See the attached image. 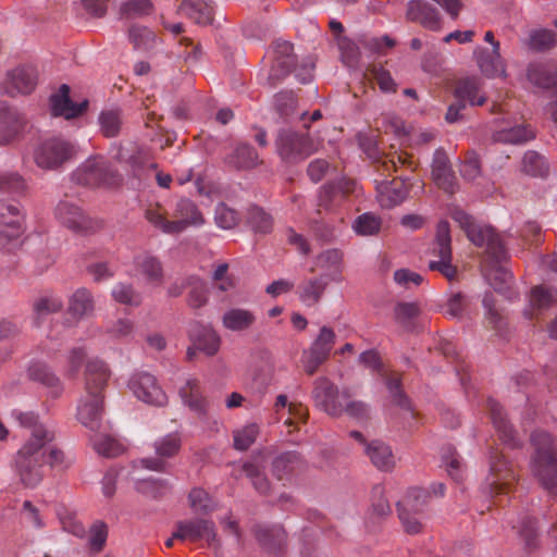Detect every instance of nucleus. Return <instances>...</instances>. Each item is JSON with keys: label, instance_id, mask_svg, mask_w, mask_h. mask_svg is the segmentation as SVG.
Segmentation results:
<instances>
[{"label": "nucleus", "instance_id": "5fc2aeb1", "mask_svg": "<svg viewBox=\"0 0 557 557\" xmlns=\"http://www.w3.org/2000/svg\"><path fill=\"white\" fill-rule=\"evenodd\" d=\"M63 308L62 299L57 295H45L34 301L33 309L37 318L57 313Z\"/></svg>", "mask_w": 557, "mask_h": 557}, {"label": "nucleus", "instance_id": "9d476101", "mask_svg": "<svg viewBox=\"0 0 557 557\" xmlns=\"http://www.w3.org/2000/svg\"><path fill=\"white\" fill-rule=\"evenodd\" d=\"M312 396L317 405L332 417H339L344 413V403L350 399L347 389L342 392L325 376L314 381Z\"/></svg>", "mask_w": 557, "mask_h": 557}, {"label": "nucleus", "instance_id": "49530a36", "mask_svg": "<svg viewBox=\"0 0 557 557\" xmlns=\"http://www.w3.org/2000/svg\"><path fill=\"white\" fill-rule=\"evenodd\" d=\"M419 314L420 308L417 302H398L394 307L395 322L407 331L414 327Z\"/></svg>", "mask_w": 557, "mask_h": 557}, {"label": "nucleus", "instance_id": "bf43d9fd", "mask_svg": "<svg viewBox=\"0 0 557 557\" xmlns=\"http://www.w3.org/2000/svg\"><path fill=\"white\" fill-rule=\"evenodd\" d=\"M381 225L382 221L380 218L373 213L367 212L355 220L352 227L357 234L370 236L376 234L380 231Z\"/></svg>", "mask_w": 557, "mask_h": 557}, {"label": "nucleus", "instance_id": "b1692460", "mask_svg": "<svg viewBox=\"0 0 557 557\" xmlns=\"http://www.w3.org/2000/svg\"><path fill=\"white\" fill-rule=\"evenodd\" d=\"M134 267L151 285H161L164 278L162 262L150 252H141L134 258Z\"/></svg>", "mask_w": 557, "mask_h": 557}, {"label": "nucleus", "instance_id": "4468645a", "mask_svg": "<svg viewBox=\"0 0 557 557\" xmlns=\"http://www.w3.org/2000/svg\"><path fill=\"white\" fill-rule=\"evenodd\" d=\"M157 457L144 458L141 465L144 468L153 471H164L166 468L165 458H172L181 449V437L177 433H171L154 441Z\"/></svg>", "mask_w": 557, "mask_h": 557}, {"label": "nucleus", "instance_id": "4d7b16f0", "mask_svg": "<svg viewBox=\"0 0 557 557\" xmlns=\"http://www.w3.org/2000/svg\"><path fill=\"white\" fill-rule=\"evenodd\" d=\"M187 283L190 288L188 305L195 309L205 306L208 301V289L205 282L196 276H189Z\"/></svg>", "mask_w": 557, "mask_h": 557}, {"label": "nucleus", "instance_id": "a19ab883", "mask_svg": "<svg viewBox=\"0 0 557 557\" xmlns=\"http://www.w3.org/2000/svg\"><path fill=\"white\" fill-rule=\"evenodd\" d=\"M128 40L135 50L147 52L157 46L158 37L150 28L135 24L128 29Z\"/></svg>", "mask_w": 557, "mask_h": 557}, {"label": "nucleus", "instance_id": "338daca9", "mask_svg": "<svg viewBox=\"0 0 557 557\" xmlns=\"http://www.w3.org/2000/svg\"><path fill=\"white\" fill-rule=\"evenodd\" d=\"M152 10L153 4L150 0H128L121 7L122 15L127 18L150 14Z\"/></svg>", "mask_w": 557, "mask_h": 557}, {"label": "nucleus", "instance_id": "f257e3e1", "mask_svg": "<svg viewBox=\"0 0 557 557\" xmlns=\"http://www.w3.org/2000/svg\"><path fill=\"white\" fill-rule=\"evenodd\" d=\"M20 421L29 431V435L16 453L15 470L25 487H35L44 479L45 448L55 441V432L30 413L21 414Z\"/></svg>", "mask_w": 557, "mask_h": 557}, {"label": "nucleus", "instance_id": "6e6552de", "mask_svg": "<svg viewBox=\"0 0 557 557\" xmlns=\"http://www.w3.org/2000/svg\"><path fill=\"white\" fill-rule=\"evenodd\" d=\"M74 146L62 138H49L39 143L34 149L33 159L42 170H58L73 158Z\"/></svg>", "mask_w": 557, "mask_h": 557}, {"label": "nucleus", "instance_id": "58836bf2", "mask_svg": "<svg viewBox=\"0 0 557 557\" xmlns=\"http://www.w3.org/2000/svg\"><path fill=\"white\" fill-rule=\"evenodd\" d=\"M225 163L237 170H247L258 164V153L247 145L239 144L225 157Z\"/></svg>", "mask_w": 557, "mask_h": 557}, {"label": "nucleus", "instance_id": "7ed1b4c3", "mask_svg": "<svg viewBox=\"0 0 557 557\" xmlns=\"http://www.w3.org/2000/svg\"><path fill=\"white\" fill-rule=\"evenodd\" d=\"M358 184L356 181L342 177L332 181L319 188L317 216L310 221V230L324 242H331L337 237L344 225V218L322 216V210L331 212L351 195H357Z\"/></svg>", "mask_w": 557, "mask_h": 557}, {"label": "nucleus", "instance_id": "6e6d98bb", "mask_svg": "<svg viewBox=\"0 0 557 557\" xmlns=\"http://www.w3.org/2000/svg\"><path fill=\"white\" fill-rule=\"evenodd\" d=\"M469 305L470 300L465 294L454 293L447 299L444 313L453 319H461L467 314Z\"/></svg>", "mask_w": 557, "mask_h": 557}, {"label": "nucleus", "instance_id": "0eeeda50", "mask_svg": "<svg viewBox=\"0 0 557 557\" xmlns=\"http://www.w3.org/2000/svg\"><path fill=\"white\" fill-rule=\"evenodd\" d=\"M74 180L89 187L114 186L121 181L112 164L101 156L87 159L74 173Z\"/></svg>", "mask_w": 557, "mask_h": 557}, {"label": "nucleus", "instance_id": "2eb2a0df", "mask_svg": "<svg viewBox=\"0 0 557 557\" xmlns=\"http://www.w3.org/2000/svg\"><path fill=\"white\" fill-rule=\"evenodd\" d=\"M532 455L530 463L557 460V437L552 433L535 429L530 434Z\"/></svg>", "mask_w": 557, "mask_h": 557}, {"label": "nucleus", "instance_id": "0e129e2a", "mask_svg": "<svg viewBox=\"0 0 557 557\" xmlns=\"http://www.w3.org/2000/svg\"><path fill=\"white\" fill-rule=\"evenodd\" d=\"M329 359V350H302L301 363L307 374L312 375Z\"/></svg>", "mask_w": 557, "mask_h": 557}, {"label": "nucleus", "instance_id": "c9c22d12", "mask_svg": "<svg viewBox=\"0 0 557 557\" xmlns=\"http://www.w3.org/2000/svg\"><path fill=\"white\" fill-rule=\"evenodd\" d=\"M490 469L494 478L490 482L492 487L498 484L508 485L515 480L513 470L509 461H507L505 456L497 450L491 453Z\"/></svg>", "mask_w": 557, "mask_h": 557}, {"label": "nucleus", "instance_id": "7c9ffc66", "mask_svg": "<svg viewBox=\"0 0 557 557\" xmlns=\"http://www.w3.org/2000/svg\"><path fill=\"white\" fill-rule=\"evenodd\" d=\"M25 126L24 116L0 102V132L5 143L12 140Z\"/></svg>", "mask_w": 557, "mask_h": 557}, {"label": "nucleus", "instance_id": "412c9836", "mask_svg": "<svg viewBox=\"0 0 557 557\" xmlns=\"http://www.w3.org/2000/svg\"><path fill=\"white\" fill-rule=\"evenodd\" d=\"M88 102L75 103L70 98V87L65 84L61 85L59 91L50 97L51 112L54 116H63L66 120L74 119L82 114Z\"/></svg>", "mask_w": 557, "mask_h": 557}, {"label": "nucleus", "instance_id": "39448f33", "mask_svg": "<svg viewBox=\"0 0 557 557\" xmlns=\"http://www.w3.org/2000/svg\"><path fill=\"white\" fill-rule=\"evenodd\" d=\"M273 62L268 79L272 86L283 81L293 70L300 83L306 84L311 79L313 65L305 63L299 69L295 67L293 45L285 40H276L273 44Z\"/></svg>", "mask_w": 557, "mask_h": 557}, {"label": "nucleus", "instance_id": "f3484780", "mask_svg": "<svg viewBox=\"0 0 557 557\" xmlns=\"http://www.w3.org/2000/svg\"><path fill=\"white\" fill-rule=\"evenodd\" d=\"M432 178L436 186L447 194H455L458 189L456 175L450 166L446 152L437 149L432 161Z\"/></svg>", "mask_w": 557, "mask_h": 557}, {"label": "nucleus", "instance_id": "c03bdc74", "mask_svg": "<svg viewBox=\"0 0 557 557\" xmlns=\"http://www.w3.org/2000/svg\"><path fill=\"white\" fill-rule=\"evenodd\" d=\"M366 453L372 463L381 470H389L394 466L391 448L381 441H372L367 444Z\"/></svg>", "mask_w": 557, "mask_h": 557}, {"label": "nucleus", "instance_id": "473e14b6", "mask_svg": "<svg viewBox=\"0 0 557 557\" xmlns=\"http://www.w3.org/2000/svg\"><path fill=\"white\" fill-rule=\"evenodd\" d=\"M528 79L544 89L557 87V66L542 63H531L528 67Z\"/></svg>", "mask_w": 557, "mask_h": 557}, {"label": "nucleus", "instance_id": "3c124183", "mask_svg": "<svg viewBox=\"0 0 557 557\" xmlns=\"http://www.w3.org/2000/svg\"><path fill=\"white\" fill-rule=\"evenodd\" d=\"M188 502L191 509L198 515H208L216 507L209 493L201 487L191 488L188 494Z\"/></svg>", "mask_w": 557, "mask_h": 557}, {"label": "nucleus", "instance_id": "a878e982", "mask_svg": "<svg viewBox=\"0 0 557 557\" xmlns=\"http://www.w3.org/2000/svg\"><path fill=\"white\" fill-rule=\"evenodd\" d=\"M535 137L530 125H512L509 121L503 120L499 128L494 132L493 139L503 144H523Z\"/></svg>", "mask_w": 557, "mask_h": 557}, {"label": "nucleus", "instance_id": "c85d7f7f", "mask_svg": "<svg viewBox=\"0 0 557 557\" xmlns=\"http://www.w3.org/2000/svg\"><path fill=\"white\" fill-rule=\"evenodd\" d=\"M330 282L325 275L304 280L297 287L299 300L308 307L315 306L322 299Z\"/></svg>", "mask_w": 557, "mask_h": 557}, {"label": "nucleus", "instance_id": "37998d69", "mask_svg": "<svg viewBox=\"0 0 557 557\" xmlns=\"http://www.w3.org/2000/svg\"><path fill=\"white\" fill-rule=\"evenodd\" d=\"M180 395L188 407L201 416L207 412V401L202 397L199 382L195 379L188 380L186 385L180 389Z\"/></svg>", "mask_w": 557, "mask_h": 557}, {"label": "nucleus", "instance_id": "a211bd4d", "mask_svg": "<svg viewBox=\"0 0 557 557\" xmlns=\"http://www.w3.org/2000/svg\"><path fill=\"white\" fill-rule=\"evenodd\" d=\"M22 221L23 214L17 206L0 201V245L22 234Z\"/></svg>", "mask_w": 557, "mask_h": 557}, {"label": "nucleus", "instance_id": "680f3d73", "mask_svg": "<svg viewBox=\"0 0 557 557\" xmlns=\"http://www.w3.org/2000/svg\"><path fill=\"white\" fill-rule=\"evenodd\" d=\"M26 188L24 180L13 173L0 174V194H9L13 197L21 196Z\"/></svg>", "mask_w": 557, "mask_h": 557}, {"label": "nucleus", "instance_id": "09e8293b", "mask_svg": "<svg viewBox=\"0 0 557 557\" xmlns=\"http://www.w3.org/2000/svg\"><path fill=\"white\" fill-rule=\"evenodd\" d=\"M522 171L534 177H545L548 174L549 166L542 154L530 150L523 156Z\"/></svg>", "mask_w": 557, "mask_h": 557}, {"label": "nucleus", "instance_id": "e433bc0d", "mask_svg": "<svg viewBox=\"0 0 557 557\" xmlns=\"http://www.w3.org/2000/svg\"><path fill=\"white\" fill-rule=\"evenodd\" d=\"M487 406L494 426L499 433L502 440L511 445H516V431L506 418L503 407L495 400L488 399Z\"/></svg>", "mask_w": 557, "mask_h": 557}, {"label": "nucleus", "instance_id": "9b49d317", "mask_svg": "<svg viewBox=\"0 0 557 557\" xmlns=\"http://www.w3.org/2000/svg\"><path fill=\"white\" fill-rule=\"evenodd\" d=\"M173 537L191 542L206 539L208 544L214 548L215 554H218L222 547L214 522L202 518L178 521L176 523V531L173 532Z\"/></svg>", "mask_w": 557, "mask_h": 557}, {"label": "nucleus", "instance_id": "e2e57ef3", "mask_svg": "<svg viewBox=\"0 0 557 557\" xmlns=\"http://www.w3.org/2000/svg\"><path fill=\"white\" fill-rule=\"evenodd\" d=\"M94 446L98 454L107 458L117 457L124 451L123 446L115 438L108 435H101L95 440Z\"/></svg>", "mask_w": 557, "mask_h": 557}, {"label": "nucleus", "instance_id": "423d86ee", "mask_svg": "<svg viewBox=\"0 0 557 557\" xmlns=\"http://www.w3.org/2000/svg\"><path fill=\"white\" fill-rule=\"evenodd\" d=\"M70 374L75 376L85 363V387L88 395L103 396V389L111 372L107 364L99 359H87L85 350H71L69 357Z\"/></svg>", "mask_w": 557, "mask_h": 557}, {"label": "nucleus", "instance_id": "2f4dec72", "mask_svg": "<svg viewBox=\"0 0 557 557\" xmlns=\"http://www.w3.org/2000/svg\"><path fill=\"white\" fill-rule=\"evenodd\" d=\"M95 301L91 293L81 287L76 289L69 299V314L74 321L87 318L92 314Z\"/></svg>", "mask_w": 557, "mask_h": 557}, {"label": "nucleus", "instance_id": "de8ad7c7", "mask_svg": "<svg viewBox=\"0 0 557 557\" xmlns=\"http://www.w3.org/2000/svg\"><path fill=\"white\" fill-rule=\"evenodd\" d=\"M111 296L116 302L125 306L139 307L143 302L141 293L131 283H116L112 287Z\"/></svg>", "mask_w": 557, "mask_h": 557}, {"label": "nucleus", "instance_id": "a18cd8bd", "mask_svg": "<svg viewBox=\"0 0 557 557\" xmlns=\"http://www.w3.org/2000/svg\"><path fill=\"white\" fill-rule=\"evenodd\" d=\"M223 325L231 331H244L256 321L255 314L246 309L233 308L223 314Z\"/></svg>", "mask_w": 557, "mask_h": 557}, {"label": "nucleus", "instance_id": "f03ea898", "mask_svg": "<svg viewBox=\"0 0 557 557\" xmlns=\"http://www.w3.org/2000/svg\"><path fill=\"white\" fill-rule=\"evenodd\" d=\"M451 218L466 232L467 237L478 247H485V255L490 264L486 276L496 290H503L512 282V274L503 265L508 259L507 250L494 228L478 224L474 219L463 210L455 209Z\"/></svg>", "mask_w": 557, "mask_h": 557}, {"label": "nucleus", "instance_id": "79ce46f5", "mask_svg": "<svg viewBox=\"0 0 557 557\" xmlns=\"http://www.w3.org/2000/svg\"><path fill=\"white\" fill-rule=\"evenodd\" d=\"M189 337L194 343V348H218L220 337L210 326L195 322L189 327Z\"/></svg>", "mask_w": 557, "mask_h": 557}, {"label": "nucleus", "instance_id": "69168bd1", "mask_svg": "<svg viewBox=\"0 0 557 557\" xmlns=\"http://www.w3.org/2000/svg\"><path fill=\"white\" fill-rule=\"evenodd\" d=\"M259 433L257 424L251 423L234 433V447L237 450H247L256 441Z\"/></svg>", "mask_w": 557, "mask_h": 557}, {"label": "nucleus", "instance_id": "dca6fc26", "mask_svg": "<svg viewBox=\"0 0 557 557\" xmlns=\"http://www.w3.org/2000/svg\"><path fill=\"white\" fill-rule=\"evenodd\" d=\"M129 387L138 399L147 404L162 406L165 403L164 393L157 385L156 377L150 373L135 374L129 381Z\"/></svg>", "mask_w": 557, "mask_h": 557}, {"label": "nucleus", "instance_id": "72a5a7b5", "mask_svg": "<svg viewBox=\"0 0 557 557\" xmlns=\"http://www.w3.org/2000/svg\"><path fill=\"white\" fill-rule=\"evenodd\" d=\"M178 12L202 25L211 23L213 18V8L210 0H184L178 8Z\"/></svg>", "mask_w": 557, "mask_h": 557}, {"label": "nucleus", "instance_id": "864d4df0", "mask_svg": "<svg viewBox=\"0 0 557 557\" xmlns=\"http://www.w3.org/2000/svg\"><path fill=\"white\" fill-rule=\"evenodd\" d=\"M385 384L389 392L392 403L403 410L413 412L411 403L406 393L404 392V389L401 388L400 376H386Z\"/></svg>", "mask_w": 557, "mask_h": 557}, {"label": "nucleus", "instance_id": "f704fd0d", "mask_svg": "<svg viewBox=\"0 0 557 557\" xmlns=\"http://www.w3.org/2000/svg\"><path fill=\"white\" fill-rule=\"evenodd\" d=\"M499 50L500 45L496 44L492 51H487L486 49H479L478 51V65L487 77H496L505 72Z\"/></svg>", "mask_w": 557, "mask_h": 557}, {"label": "nucleus", "instance_id": "8fccbe9b", "mask_svg": "<svg viewBox=\"0 0 557 557\" xmlns=\"http://www.w3.org/2000/svg\"><path fill=\"white\" fill-rule=\"evenodd\" d=\"M429 498L430 494L428 491L420 487H412L396 506L397 508L413 510L414 513H422Z\"/></svg>", "mask_w": 557, "mask_h": 557}, {"label": "nucleus", "instance_id": "6ab92c4d", "mask_svg": "<svg viewBox=\"0 0 557 557\" xmlns=\"http://www.w3.org/2000/svg\"><path fill=\"white\" fill-rule=\"evenodd\" d=\"M37 84V71L34 66L16 67L8 74L4 90L10 96L28 95Z\"/></svg>", "mask_w": 557, "mask_h": 557}, {"label": "nucleus", "instance_id": "cd10ccee", "mask_svg": "<svg viewBox=\"0 0 557 557\" xmlns=\"http://www.w3.org/2000/svg\"><path fill=\"white\" fill-rule=\"evenodd\" d=\"M55 216L63 225L74 231H84L89 227V221L82 209L69 200L58 203Z\"/></svg>", "mask_w": 557, "mask_h": 557}, {"label": "nucleus", "instance_id": "f8f14e48", "mask_svg": "<svg viewBox=\"0 0 557 557\" xmlns=\"http://www.w3.org/2000/svg\"><path fill=\"white\" fill-rule=\"evenodd\" d=\"M451 238L447 221L438 222L436 226L433 255L440 257L438 261H430L429 269L438 271L448 280H453L457 274V269L451 264Z\"/></svg>", "mask_w": 557, "mask_h": 557}, {"label": "nucleus", "instance_id": "774afa93", "mask_svg": "<svg viewBox=\"0 0 557 557\" xmlns=\"http://www.w3.org/2000/svg\"><path fill=\"white\" fill-rule=\"evenodd\" d=\"M557 42L554 30L541 28L535 29L530 35V45L537 50H546L555 47Z\"/></svg>", "mask_w": 557, "mask_h": 557}, {"label": "nucleus", "instance_id": "1a4fd4ad", "mask_svg": "<svg viewBox=\"0 0 557 557\" xmlns=\"http://www.w3.org/2000/svg\"><path fill=\"white\" fill-rule=\"evenodd\" d=\"M276 150L286 162H298L317 150L313 140L304 133L292 129H281L275 139Z\"/></svg>", "mask_w": 557, "mask_h": 557}, {"label": "nucleus", "instance_id": "5701e85b", "mask_svg": "<svg viewBox=\"0 0 557 557\" xmlns=\"http://www.w3.org/2000/svg\"><path fill=\"white\" fill-rule=\"evenodd\" d=\"M455 98L472 107L483 106L486 102V96L482 92V81L479 77H465L457 81L455 86Z\"/></svg>", "mask_w": 557, "mask_h": 557}, {"label": "nucleus", "instance_id": "052dcab7", "mask_svg": "<svg viewBox=\"0 0 557 557\" xmlns=\"http://www.w3.org/2000/svg\"><path fill=\"white\" fill-rule=\"evenodd\" d=\"M214 222L220 228L231 230L238 224L239 215L234 209L221 202L215 208Z\"/></svg>", "mask_w": 557, "mask_h": 557}, {"label": "nucleus", "instance_id": "393cba45", "mask_svg": "<svg viewBox=\"0 0 557 557\" xmlns=\"http://www.w3.org/2000/svg\"><path fill=\"white\" fill-rule=\"evenodd\" d=\"M556 299V289L542 285L533 287L530 294L529 308L524 311V315L530 320L537 319L555 304Z\"/></svg>", "mask_w": 557, "mask_h": 557}, {"label": "nucleus", "instance_id": "603ef678", "mask_svg": "<svg viewBox=\"0 0 557 557\" xmlns=\"http://www.w3.org/2000/svg\"><path fill=\"white\" fill-rule=\"evenodd\" d=\"M247 223L255 233L268 234L272 231V216L259 207H251L247 212Z\"/></svg>", "mask_w": 557, "mask_h": 557}, {"label": "nucleus", "instance_id": "bb28decb", "mask_svg": "<svg viewBox=\"0 0 557 557\" xmlns=\"http://www.w3.org/2000/svg\"><path fill=\"white\" fill-rule=\"evenodd\" d=\"M317 265L323 270L327 280L341 283L343 281L344 253L342 250L331 248L322 251L317 257Z\"/></svg>", "mask_w": 557, "mask_h": 557}, {"label": "nucleus", "instance_id": "c756f323", "mask_svg": "<svg viewBox=\"0 0 557 557\" xmlns=\"http://www.w3.org/2000/svg\"><path fill=\"white\" fill-rule=\"evenodd\" d=\"M104 396L88 395L78 408V420L92 431H97L101 424Z\"/></svg>", "mask_w": 557, "mask_h": 557}, {"label": "nucleus", "instance_id": "20e7f679", "mask_svg": "<svg viewBox=\"0 0 557 557\" xmlns=\"http://www.w3.org/2000/svg\"><path fill=\"white\" fill-rule=\"evenodd\" d=\"M173 219H168V212L159 203L149 205L145 210L146 220L164 234H180L189 226H201L205 223L202 213L187 198L180 199L173 209Z\"/></svg>", "mask_w": 557, "mask_h": 557}, {"label": "nucleus", "instance_id": "ddd939ff", "mask_svg": "<svg viewBox=\"0 0 557 557\" xmlns=\"http://www.w3.org/2000/svg\"><path fill=\"white\" fill-rule=\"evenodd\" d=\"M251 533L261 549L268 554L277 555L286 548L287 533L282 525L255 524Z\"/></svg>", "mask_w": 557, "mask_h": 557}, {"label": "nucleus", "instance_id": "aec40b11", "mask_svg": "<svg viewBox=\"0 0 557 557\" xmlns=\"http://www.w3.org/2000/svg\"><path fill=\"white\" fill-rule=\"evenodd\" d=\"M407 17L431 30L441 28L440 12L434 3L424 0H411L408 3Z\"/></svg>", "mask_w": 557, "mask_h": 557}, {"label": "nucleus", "instance_id": "4be33fe9", "mask_svg": "<svg viewBox=\"0 0 557 557\" xmlns=\"http://www.w3.org/2000/svg\"><path fill=\"white\" fill-rule=\"evenodd\" d=\"M376 189L379 202L383 208L400 205L409 193L405 181L398 177L379 183Z\"/></svg>", "mask_w": 557, "mask_h": 557}, {"label": "nucleus", "instance_id": "ea45409f", "mask_svg": "<svg viewBox=\"0 0 557 557\" xmlns=\"http://www.w3.org/2000/svg\"><path fill=\"white\" fill-rule=\"evenodd\" d=\"M531 471L541 486L557 494V460L530 463Z\"/></svg>", "mask_w": 557, "mask_h": 557}, {"label": "nucleus", "instance_id": "13d9d810", "mask_svg": "<svg viewBox=\"0 0 557 557\" xmlns=\"http://www.w3.org/2000/svg\"><path fill=\"white\" fill-rule=\"evenodd\" d=\"M99 124L102 134L106 137H115L122 126V116L119 110H108L101 112L99 116Z\"/></svg>", "mask_w": 557, "mask_h": 557}, {"label": "nucleus", "instance_id": "4c0bfd02", "mask_svg": "<svg viewBox=\"0 0 557 557\" xmlns=\"http://www.w3.org/2000/svg\"><path fill=\"white\" fill-rule=\"evenodd\" d=\"M304 459L298 451H285L272 461V473L278 480L287 479L292 473L301 468Z\"/></svg>", "mask_w": 557, "mask_h": 557}]
</instances>
